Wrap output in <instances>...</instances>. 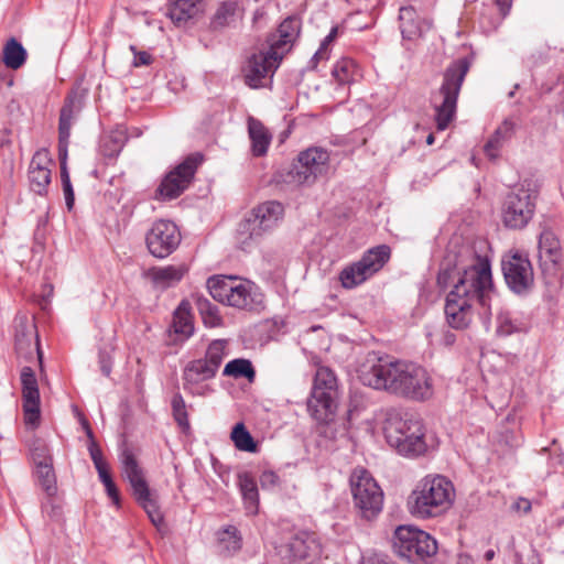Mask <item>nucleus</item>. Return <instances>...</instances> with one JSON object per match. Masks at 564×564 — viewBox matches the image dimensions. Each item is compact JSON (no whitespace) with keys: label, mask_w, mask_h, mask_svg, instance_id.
I'll return each instance as SVG.
<instances>
[{"label":"nucleus","mask_w":564,"mask_h":564,"mask_svg":"<svg viewBox=\"0 0 564 564\" xmlns=\"http://www.w3.org/2000/svg\"><path fill=\"white\" fill-rule=\"evenodd\" d=\"M338 34V26H333L329 31V33L325 36L323 42L321 43V46L328 51L329 44L337 37Z\"/></svg>","instance_id":"4d7b16f0"},{"label":"nucleus","mask_w":564,"mask_h":564,"mask_svg":"<svg viewBox=\"0 0 564 564\" xmlns=\"http://www.w3.org/2000/svg\"><path fill=\"white\" fill-rule=\"evenodd\" d=\"M224 535H228L229 539H232V549L235 551L239 550L241 547V538L239 535V531L235 525H227L223 530Z\"/></svg>","instance_id":"8fccbe9b"},{"label":"nucleus","mask_w":564,"mask_h":564,"mask_svg":"<svg viewBox=\"0 0 564 564\" xmlns=\"http://www.w3.org/2000/svg\"><path fill=\"white\" fill-rule=\"evenodd\" d=\"M14 347L17 354L25 360H30L35 354L40 370L43 372V352L40 348V340L35 329L18 330L15 334Z\"/></svg>","instance_id":"a878e982"},{"label":"nucleus","mask_w":564,"mask_h":564,"mask_svg":"<svg viewBox=\"0 0 564 564\" xmlns=\"http://www.w3.org/2000/svg\"><path fill=\"white\" fill-rule=\"evenodd\" d=\"M496 308V335L507 337L521 330V323L513 318L511 312L500 305L499 297L491 302Z\"/></svg>","instance_id":"2f4dec72"},{"label":"nucleus","mask_w":564,"mask_h":564,"mask_svg":"<svg viewBox=\"0 0 564 564\" xmlns=\"http://www.w3.org/2000/svg\"><path fill=\"white\" fill-rule=\"evenodd\" d=\"M247 123L252 155L257 158L265 155L272 141L271 132L259 119L253 117H249Z\"/></svg>","instance_id":"cd10ccee"},{"label":"nucleus","mask_w":564,"mask_h":564,"mask_svg":"<svg viewBox=\"0 0 564 564\" xmlns=\"http://www.w3.org/2000/svg\"><path fill=\"white\" fill-rule=\"evenodd\" d=\"M230 438L235 447L241 452L257 453L258 443L253 440L250 432L242 422L237 423L230 433Z\"/></svg>","instance_id":"e433bc0d"},{"label":"nucleus","mask_w":564,"mask_h":564,"mask_svg":"<svg viewBox=\"0 0 564 564\" xmlns=\"http://www.w3.org/2000/svg\"><path fill=\"white\" fill-rule=\"evenodd\" d=\"M329 152L319 147L308 148L299 153L286 174V182L293 185H312L329 171Z\"/></svg>","instance_id":"ddd939ff"},{"label":"nucleus","mask_w":564,"mask_h":564,"mask_svg":"<svg viewBox=\"0 0 564 564\" xmlns=\"http://www.w3.org/2000/svg\"><path fill=\"white\" fill-rule=\"evenodd\" d=\"M283 58L275 51L268 48L267 52L252 54L242 68L245 83L251 88L263 87V80L272 77Z\"/></svg>","instance_id":"aec40b11"},{"label":"nucleus","mask_w":564,"mask_h":564,"mask_svg":"<svg viewBox=\"0 0 564 564\" xmlns=\"http://www.w3.org/2000/svg\"><path fill=\"white\" fill-rule=\"evenodd\" d=\"M42 511L52 520H59L62 517V508L53 501V497L42 505Z\"/></svg>","instance_id":"49530a36"},{"label":"nucleus","mask_w":564,"mask_h":564,"mask_svg":"<svg viewBox=\"0 0 564 564\" xmlns=\"http://www.w3.org/2000/svg\"><path fill=\"white\" fill-rule=\"evenodd\" d=\"M238 486L247 512L256 514L259 508V491L254 477L248 471L238 474Z\"/></svg>","instance_id":"c756f323"},{"label":"nucleus","mask_w":564,"mask_h":564,"mask_svg":"<svg viewBox=\"0 0 564 564\" xmlns=\"http://www.w3.org/2000/svg\"><path fill=\"white\" fill-rule=\"evenodd\" d=\"M172 415L182 432L188 433L191 423L188 419L187 404L180 392H175L171 399Z\"/></svg>","instance_id":"58836bf2"},{"label":"nucleus","mask_w":564,"mask_h":564,"mask_svg":"<svg viewBox=\"0 0 564 564\" xmlns=\"http://www.w3.org/2000/svg\"><path fill=\"white\" fill-rule=\"evenodd\" d=\"M206 286L215 301L234 308L253 311L263 302L259 286L241 276L213 275L207 279Z\"/></svg>","instance_id":"39448f33"},{"label":"nucleus","mask_w":564,"mask_h":564,"mask_svg":"<svg viewBox=\"0 0 564 564\" xmlns=\"http://www.w3.org/2000/svg\"><path fill=\"white\" fill-rule=\"evenodd\" d=\"M517 508L527 513L531 510V502L528 499L520 498L517 502Z\"/></svg>","instance_id":"bf43d9fd"},{"label":"nucleus","mask_w":564,"mask_h":564,"mask_svg":"<svg viewBox=\"0 0 564 564\" xmlns=\"http://www.w3.org/2000/svg\"><path fill=\"white\" fill-rule=\"evenodd\" d=\"M496 6L498 7L502 18H506L510 12L512 0H494Z\"/></svg>","instance_id":"6e6d98bb"},{"label":"nucleus","mask_w":564,"mask_h":564,"mask_svg":"<svg viewBox=\"0 0 564 564\" xmlns=\"http://www.w3.org/2000/svg\"><path fill=\"white\" fill-rule=\"evenodd\" d=\"M329 57V52L324 47L319 46V48L315 52L313 57L310 61L311 67L316 68L319 61L327 59Z\"/></svg>","instance_id":"603ef678"},{"label":"nucleus","mask_w":564,"mask_h":564,"mask_svg":"<svg viewBox=\"0 0 564 564\" xmlns=\"http://www.w3.org/2000/svg\"><path fill=\"white\" fill-rule=\"evenodd\" d=\"M241 17L240 8L237 1L227 0L218 4L214 15L210 19V28L220 30L232 25Z\"/></svg>","instance_id":"7c9ffc66"},{"label":"nucleus","mask_w":564,"mask_h":564,"mask_svg":"<svg viewBox=\"0 0 564 564\" xmlns=\"http://www.w3.org/2000/svg\"><path fill=\"white\" fill-rule=\"evenodd\" d=\"M226 356V341L221 339L209 344L204 358L189 361L183 373L184 389L192 394H199L195 387L214 378Z\"/></svg>","instance_id":"4468645a"},{"label":"nucleus","mask_w":564,"mask_h":564,"mask_svg":"<svg viewBox=\"0 0 564 564\" xmlns=\"http://www.w3.org/2000/svg\"><path fill=\"white\" fill-rule=\"evenodd\" d=\"M260 484L263 489H270L279 484V476L272 470H264L260 475Z\"/></svg>","instance_id":"09e8293b"},{"label":"nucleus","mask_w":564,"mask_h":564,"mask_svg":"<svg viewBox=\"0 0 564 564\" xmlns=\"http://www.w3.org/2000/svg\"><path fill=\"white\" fill-rule=\"evenodd\" d=\"M186 272L185 265L153 267L147 271L145 276L155 288L164 290L178 283Z\"/></svg>","instance_id":"bb28decb"},{"label":"nucleus","mask_w":564,"mask_h":564,"mask_svg":"<svg viewBox=\"0 0 564 564\" xmlns=\"http://www.w3.org/2000/svg\"><path fill=\"white\" fill-rule=\"evenodd\" d=\"M383 431L388 444L403 456L416 457L427 449L425 427L419 417L390 414Z\"/></svg>","instance_id":"0eeeda50"},{"label":"nucleus","mask_w":564,"mask_h":564,"mask_svg":"<svg viewBox=\"0 0 564 564\" xmlns=\"http://www.w3.org/2000/svg\"><path fill=\"white\" fill-rule=\"evenodd\" d=\"M263 19H265V12L263 10L258 9L253 14V22L258 23Z\"/></svg>","instance_id":"052dcab7"},{"label":"nucleus","mask_w":564,"mask_h":564,"mask_svg":"<svg viewBox=\"0 0 564 564\" xmlns=\"http://www.w3.org/2000/svg\"><path fill=\"white\" fill-rule=\"evenodd\" d=\"M456 341V336L454 333L446 330L443 335L442 343L445 346H452Z\"/></svg>","instance_id":"13d9d810"},{"label":"nucleus","mask_w":564,"mask_h":564,"mask_svg":"<svg viewBox=\"0 0 564 564\" xmlns=\"http://www.w3.org/2000/svg\"><path fill=\"white\" fill-rule=\"evenodd\" d=\"M355 507L365 519L376 518L383 507V491L365 468H355L350 476Z\"/></svg>","instance_id":"f8f14e48"},{"label":"nucleus","mask_w":564,"mask_h":564,"mask_svg":"<svg viewBox=\"0 0 564 564\" xmlns=\"http://www.w3.org/2000/svg\"><path fill=\"white\" fill-rule=\"evenodd\" d=\"M496 297L490 261L486 257L476 256L474 262L463 271L446 296L447 324L454 329L468 328L475 315L474 305L478 303L484 308L480 313L482 324L486 329H489L491 302Z\"/></svg>","instance_id":"f257e3e1"},{"label":"nucleus","mask_w":564,"mask_h":564,"mask_svg":"<svg viewBox=\"0 0 564 564\" xmlns=\"http://www.w3.org/2000/svg\"><path fill=\"white\" fill-rule=\"evenodd\" d=\"M392 250L388 245H378L366 250L358 261L346 264L338 274L340 285L355 289L383 269L390 261Z\"/></svg>","instance_id":"9b49d317"},{"label":"nucleus","mask_w":564,"mask_h":564,"mask_svg":"<svg viewBox=\"0 0 564 564\" xmlns=\"http://www.w3.org/2000/svg\"><path fill=\"white\" fill-rule=\"evenodd\" d=\"M26 59V51L15 39L8 41L3 48V63L12 69L20 68Z\"/></svg>","instance_id":"4c0bfd02"},{"label":"nucleus","mask_w":564,"mask_h":564,"mask_svg":"<svg viewBox=\"0 0 564 564\" xmlns=\"http://www.w3.org/2000/svg\"><path fill=\"white\" fill-rule=\"evenodd\" d=\"M369 387L414 401H425L434 393L433 382L425 368L393 358H379L364 373Z\"/></svg>","instance_id":"f03ea898"},{"label":"nucleus","mask_w":564,"mask_h":564,"mask_svg":"<svg viewBox=\"0 0 564 564\" xmlns=\"http://www.w3.org/2000/svg\"><path fill=\"white\" fill-rule=\"evenodd\" d=\"M203 162V155L193 153L183 162L170 171L156 189V197L170 200L178 197L192 183L198 166Z\"/></svg>","instance_id":"2eb2a0df"},{"label":"nucleus","mask_w":564,"mask_h":564,"mask_svg":"<svg viewBox=\"0 0 564 564\" xmlns=\"http://www.w3.org/2000/svg\"><path fill=\"white\" fill-rule=\"evenodd\" d=\"M98 477L105 487L107 496L111 499L112 503L119 508L121 502L120 494L111 477L110 469L100 470V473H98Z\"/></svg>","instance_id":"79ce46f5"},{"label":"nucleus","mask_w":564,"mask_h":564,"mask_svg":"<svg viewBox=\"0 0 564 564\" xmlns=\"http://www.w3.org/2000/svg\"><path fill=\"white\" fill-rule=\"evenodd\" d=\"M286 564H313L322 554V546L313 533L300 532L280 550Z\"/></svg>","instance_id":"a211bd4d"},{"label":"nucleus","mask_w":564,"mask_h":564,"mask_svg":"<svg viewBox=\"0 0 564 564\" xmlns=\"http://www.w3.org/2000/svg\"><path fill=\"white\" fill-rule=\"evenodd\" d=\"M219 540H220L221 542H225V541H226V538H225V536H220V538H219Z\"/></svg>","instance_id":"69168bd1"},{"label":"nucleus","mask_w":564,"mask_h":564,"mask_svg":"<svg viewBox=\"0 0 564 564\" xmlns=\"http://www.w3.org/2000/svg\"><path fill=\"white\" fill-rule=\"evenodd\" d=\"M502 143L503 141L500 140L499 137L492 134V137L487 141V143L484 147L486 155L491 160L498 158Z\"/></svg>","instance_id":"c03bdc74"},{"label":"nucleus","mask_w":564,"mask_h":564,"mask_svg":"<svg viewBox=\"0 0 564 564\" xmlns=\"http://www.w3.org/2000/svg\"><path fill=\"white\" fill-rule=\"evenodd\" d=\"M74 118L73 101L66 102L61 109L58 134L59 143H67L70 135V128Z\"/></svg>","instance_id":"a19ab883"},{"label":"nucleus","mask_w":564,"mask_h":564,"mask_svg":"<svg viewBox=\"0 0 564 564\" xmlns=\"http://www.w3.org/2000/svg\"><path fill=\"white\" fill-rule=\"evenodd\" d=\"M332 75L338 84H349L359 76V66L352 58L341 57L334 65Z\"/></svg>","instance_id":"c9c22d12"},{"label":"nucleus","mask_w":564,"mask_h":564,"mask_svg":"<svg viewBox=\"0 0 564 564\" xmlns=\"http://www.w3.org/2000/svg\"><path fill=\"white\" fill-rule=\"evenodd\" d=\"M283 214L284 207L281 203L264 202L252 209L250 216L240 224L239 230L241 234H248L249 239L256 240L276 226Z\"/></svg>","instance_id":"f3484780"},{"label":"nucleus","mask_w":564,"mask_h":564,"mask_svg":"<svg viewBox=\"0 0 564 564\" xmlns=\"http://www.w3.org/2000/svg\"><path fill=\"white\" fill-rule=\"evenodd\" d=\"M194 301L205 326L217 327L221 325L223 317L215 304L203 295H196Z\"/></svg>","instance_id":"f704fd0d"},{"label":"nucleus","mask_w":564,"mask_h":564,"mask_svg":"<svg viewBox=\"0 0 564 564\" xmlns=\"http://www.w3.org/2000/svg\"><path fill=\"white\" fill-rule=\"evenodd\" d=\"M400 30L403 39L414 40L422 34L421 22L412 7H403L399 13Z\"/></svg>","instance_id":"473e14b6"},{"label":"nucleus","mask_w":564,"mask_h":564,"mask_svg":"<svg viewBox=\"0 0 564 564\" xmlns=\"http://www.w3.org/2000/svg\"><path fill=\"white\" fill-rule=\"evenodd\" d=\"M455 488L442 475H426L411 491L406 500L410 514L416 519H431L444 514L453 505Z\"/></svg>","instance_id":"7ed1b4c3"},{"label":"nucleus","mask_w":564,"mask_h":564,"mask_svg":"<svg viewBox=\"0 0 564 564\" xmlns=\"http://www.w3.org/2000/svg\"><path fill=\"white\" fill-rule=\"evenodd\" d=\"M538 250L540 268L544 274L556 275L564 269V249L551 229H544L540 234Z\"/></svg>","instance_id":"412c9836"},{"label":"nucleus","mask_w":564,"mask_h":564,"mask_svg":"<svg viewBox=\"0 0 564 564\" xmlns=\"http://www.w3.org/2000/svg\"><path fill=\"white\" fill-rule=\"evenodd\" d=\"M299 35L300 21L294 17H289L281 22L276 34L269 37V47L283 58L290 52Z\"/></svg>","instance_id":"b1692460"},{"label":"nucleus","mask_w":564,"mask_h":564,"mask_svg":"<svg viewBox=\"0 0 564 564\" xmlns=\"http://www.w3.org/2000/svg\"><path fill=\"white\" fill-rule=\"evenodd\" d=\"M452 270L445 269L441 270L437 274V284L442 289H446L449 285V281L452 278Z\"/></svg>","instance_id":"864d4df0"},{"label":"nucleus","mask_w":564,"mask_h":564,"mask_svg":"<svg viewBox=\"0 0 564 564\" xmlns=\"http://www.w3.org/2000/svg\"><path fill=\"white\" fill-rule=\"evenodd\" d=\"M224 376L232 377L235 379L238 378H247L252 380L256 376V371L252 367V364L248 359L237 358L229 361L223 371Z\"/></svg>","instance_id":"ea45409f"},{"label":"nucleus","mask_w":564,"mask_h":564,"mask_svg":"<svg viewBox=\"0 0 564 564\" xmlns=\"http://www.w3.org/2000/svg\"><path fill=\"white\" fill-rule=\"evenodd\" d=\"M468 70L469 62L466 58H459L451 63L444 72L442 85L433 95L435 122L438 131L447 129L455 118L457 99Z\"/></svg>","instance_id":"423d86ee"},{"label":"nucleus","mask_w":564,"mask_h":564,"mask_svg":"<svg viewBox=\"0 0 564 564\" xmlns=\"http://www.w3.org/2000/svg\"><path fill=\"white\" fill-rule=\"evenodd\" d=\"M130 51L133 53V66H148L152 63V56L145 51H138L134 45H130Z\"/></svg>","instance_id":"a18cd8bd"},{"label":"nucleus","mask_w":564,"mask_h":564,"mask_svg":"<svg viewBox=\"0 0 564 564\" xmlns=\"http://www.w3.org/2000/svg\"><path fill=\"white\" fill-rule=\"evenodd\" d=\"M434 141H435V138H434L433 133H430V134L427 135V138H426V143H427L429 145H432V144L434 143Z\"/></svg>","instance_id":"e2e57ef3"},{"label":"nucleus","mask_w":564,"mask_h":564,"mask_svg":"<svg viewBox=\"0 0 564 564\" xmlns=\"http://www.w3.org/2000/svg\"><path fill=\"white\" fill-rule=\"evenodd\" d=\"M494 557H495V551L494 550L486 551V553H485L486 561H491Z\"/></svg>","instance_id":"680f3d73"},{"label":"nucleus","mask_w":564,"mask_h":564,"mask_svg":"<svg viewBox=\"0 0 564 564\" xmlns=\"http://www.w3.org/2000/svg\"><path fill=\"white\" fill-rule=\"evenodd\" d=\"M171 328L176 335L185 339L193 335L194 324L187 303L182 302L175 310Z\"/></svg>","instance_id":"72a5a7b5"},{"label":"nucleus","mask_w":564,"mask_h":564,"mask_svg":"<svg viewBox=\"0 0 564 564\" xmlns=\"http://www.w3.org/2000/svg\"><path fill=\"white\" fill-rule=\"evenodd\" d=\"M514 131V123L511 120H505L495 131L494 134L500 138L503 142L511 138Z\"/></svg>","instance_id":"de8ad7c7"},{"label":"nucleus","mask_w":564,"mask_h":564,"mask_svg":"<svg viewBox=\"0 0 564 564\" xmlns=\"http://www.w3.org/2000/svg\"><path fill=\"white\" fill-rule=\"evenodd\" d=\"M122 477L129 482L132 496L140 507L147 512L150 521L158 529L164 523L158 501V494L151 490L145 478V473L140 466L133 452L126 448L120 456Z\"/></svg>","instance_id":"6e6552de"},{"label":"nucleus","mask_w":564,"mask_h":564,"mask_svg":"<svg viewBox=\"0 0 564 564\" xmlns=\"http://www.w3.org/2000/svg\"><path fill=\"white\" fill-rule=\"evenodd\" d=\"M340 399L338 378L333 369L318 366L306 400L310 416L319 425H329L336 419Z\"/></svg>","instance_id":"20e7f679"},{"label":"nucleus","mask_w":564,"mask_h":564,"mask_svg":"<svg viewBox=\"0 0 564 564\" xmlns=\"http://www.w3.org/2000/svg\"><path fill=\"white\" fill-rule=\"evenodd\" d=\"M61 155V181L62 183L70 182L69 173L66 166V150Z\"/></svg>","instance_id":"5fc2aeb1"},{"label":"nucleus","mask_w":564,"mask_h":564,"mask_svg":"<svg viewBox=\"0 0 564 564\" xmlns=\"http://www.w3.org/2000/svg\"><path fill=\"white\" fill-rule=\"evenodd\" d=\"M501 265L506 283L514 293H525L533 285V269L525 254L518 251L508 254L502 259Z\"/></svg>","instance_id":"6ab92c4d"},{"label":"nucleus","mask_w":564,"mask_h":564,"mask_svg":"<svg viewBox=\"0 0 564 564\" xmlns=\"http://www.w3.org/2000/svg\"><path fill=\"white\" fill-rule=\"evenodd\" d=\"M88 449L97 473H100V470H106L109 468L107 462L102 457L101 449L94 441L90 443Z\"/></svg>","instance_id":"37998d69"},{"label":"nucleus","mask_w":564,"mask_h":564,"mask_svg":"<svg viewBox=\"0 0 564 564\" xmlns=\"http://www.w3.org/2000/svg\"><path fill=\"white\" fill-rule=\"evenodd\" d=\"M539 191L530 181L514 186L505 197L501 205V221L508 229L520 230L532 220Z\"/></svg>","instance_id":"1a4fd4ad"},{"label":"nucleus","mask_w":564,"mask_h":564,"mask_svg":"<svg viewBox=\"0 0 564 564\" xmlns=\"http://www.w3.org/2000/svg\"><path fill=\"white\" fill-rule=\"evenodd\" d=\"M395 553L413 564H430L437 553V542L427 532L412 525H400L393 534Z\"/></svg>","instance_id":"9d476101"},{"label":"nucleus","mask_w":564,"mask_h":564,"mask_svg":"<svg viewBox=\"0 0 564 564\" xmlns=\"http://www.w3.org/2000/svg\"><path fill=\"white\" fill-rule=\"evenodd\" d=\"M62 187H63V192H64L66 206H67L68 210H70L73 208L74 202H75L74 189H73L72 183L70 182L62 183Z\"/></svg>","instance_id":"3c124183"},{"label":"nucleus","mask_w":564,"mask_h":564,"mask_svg":"<svg viewBox=\"0 0 564 564\" xmlns=\"http://www.w3.org/2000/svg\"><path fill=\"white\" fill-rule=\"evenodd\" d=\"M53 164L54 162L47 149H40L33 154L28 170V178L32 192L40 196L47 194Z\"/></svg>","instance_id":"5701e85b"},{"label":"nucleus","mask_w":564,"mask_h":564,"mask_svg":"<svg viewBox=\"0 0 564 564\" xmlns=\"http://www.w3.org/2000/svg\"><path fill=\"white\" fill-rule=\"evenodd\" d=\"M202 2L203 0H172L167 14L176 25L185 24L202 11Z\"/></svg>","instance_id":"c85d7f7f"},{"label":"nucleus","mask_w":564,"mask_h":564,"mask_svg":"<svg viewBox=\"0 0 564 564\" xmlns=\"http://www.w3.org/2000/svg\"><path fill=\"white\" fill-rule=\"evenodd\" d=\"M182 240L178 227L171 220L160 219L152 224L145 235V245L149 252L159 259L172 254Z\"/></svg>","instance_id":"dca6fc26"},{"label":"nucleus","mask_w":564,"mask_h":564,"mask_svg":"<svg viewBox=\"0 0 564 564\" xmlns=\"http://www.w3.org/2000/svg\"><path fill=\"white\" fill-rule=\"evenodd\" d=\"M24 422L37 426L41 417V398L34 370L24 366L20 372Z\"/></svg>","instance_id":"4be33fe9"},{"label":"nucleus","mask_w":564,"mask_h":564,"mask_svg":"<svg viewBox=\"0 0 564 564\" xmlns=\"http://www.w3.org/2000/svg\"><path fill=\"white\" fill-rule=\"evenodd\" d=\"M101 370H102V372H104L106 376H109V375H110V368H109V367L102 366Z\"/></svg>","instance_id":"0e129e2a"},{"label":"nucleus","mask_w":564,"mask_h":564,"mask_svg":"<svg viewBox=\"0 0 564 564\" xmlns=\"http://www.w3.org/2000/svg\"><path fill=\"white\" fill-rule=\"evenodd\" d=\"M120 149H121V148L119 147V148H118V149H116L113 152L119 153V152H120Z\"/></svg>","instance_id":"338daca9"},{"label":"nucleus","mask_w":564,"mask_h":564,"mask_svg":"<svg viewBox=\"0 0 564 564\" xmlns=\"http://www.w3.org/2000/svg\"><path fill=\"white\" fill-rule=\"evenodd\" d=\"M32 457L36 463V476L40 486L46 492L47 497H54L57 491L56 478L46 448H35L32 452Z\"/></svg>","instance_id":"393cba45"}]
</instances>
